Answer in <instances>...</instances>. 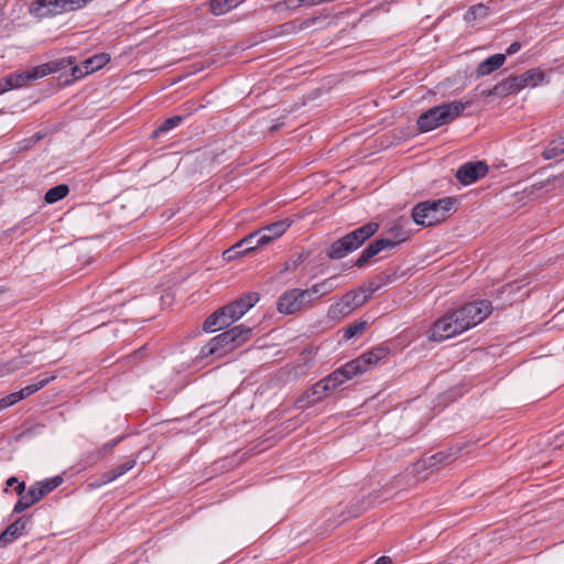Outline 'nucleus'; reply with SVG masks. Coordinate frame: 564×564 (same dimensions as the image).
Wrapping results in <instances>:
<instances>
[{
	"label": "nucleus",
	"instance_id": "nucleus-1",
	"mask_svg": "<svg viewBox=\"0 0 564 564\" xmlns=\"http://www.w3.org/2000/svg\"><path fill=\"white\" fill-rule=\"evenodd\" d=\"M252 329L242 324L236 325L213 337L204 345L197 356L200 360L212 362L218 360L251 338Z\"/></svg>",
	"mask_w": 564,
	"mask_h": 564
},
{
	"label": "nucleus",
	"instance_id": "nucleus-2",
	"mask_svg": "<svg viewBox=\"0 0 564 564\" xmlns=\"http://www.w3.org/2000/svg\"><path fill=\"white\" fill-rule=\"evenodd\" d=\"M473 101L454 100L432 107L419 116L416 120L417 129L421 132H429L442 126L448 124L457 119L464 110L471 106Z\"/></svg>",
	"mask_w": 564,
	"mask_h": 564
},
{
	"label": "nucleus",
	"instance_id": "nucleus-3",
	"mask_svg": "<svg viewBox=\"0 0 564 564\" xmlns=\"http://www.w3.org/2000/svg\"><path fill=\"white\" fill-rule=\"evenodd\" d=\"M457 204L455 197L425 200L412 208V219L421 226H433L444 221Z\"/></svg>",
	"mask_w": 564,
	"mask_h": 564
},
{
	"label": "nucleus",
	"instance_id": "nucleus-4",
	"mask_svg": "<svg viewBox=\"0 0 564 564\" xmlns=\"http://www.w3.org/2000/svg\"><path fill=\"white\" fill-rule=\"evenodd\" d=\"M380 288L381 284L371 282L368 286H360L357 290L345 293L328 307L327 317L332 321L343 319L365 304Z\"/></svg>",
	"mask_w": 564,
	"mask_h": 564
},
{
	"label": "nucleus",
	"instance_id": "nucleus-5",
	"mask_svg": "<svg viewBox=\"0 0 564 564\" xmlns=\"http://www.w3.org/2000/svg\"><path fill=\"white\" fill-rule=\"evenodd\" d=\"M379 229L377 223H368L362 225L344 237L334 241L327 249V257L329 259H341L348 253L360 248L366 240L372 237Z\"/></svg>",
	"mask_w": 564,
	"mask_h": 564
},
{
	"label": "nucleus",
	"instance_id": "nucleus-6",
	"mask_svg": "<svg viewBox=\"0 0 564 564\" xmlns=\"http://www.w3.org/2000/svg\"><path fill=\"white\" fill-rule=\"evenodd\" d=\"M347 380L344 379V375L340 369H336L324 379L314 383L308 390H306L296 401L295 406L297 409H307L316 403L321 402L326 395L335 390L338 386L343 384Z\"/></svg>",
	"mask_w": 564,
	"mask_h": 564
},
{
	"label": "nucleus",
	"instance_id": "nucleus-7",
	"mask_svg": "<svg viewBox=\"0 0 564 564\" xmlns=\"http://www.w3.org/2000/svg\"><path fill=\"white\" fill-rule=\"evenodd\" d=\"M389 351V348L378 346L367 352H364L359 357L348 361L347 364L339 368L344 375V379L348 381L357 376H360L373 369L382 360L387 359Z\"/></svg>",
	"mask_w": 564,
	"mask_h": 564
},
{
	"label": "nucleus",
	"instance_id": "nucleus-8",
	"mask_svg": "<svg viewBox=\"0 0 564 564\" xmlns=\"http://www.w3.org/2000/svg\"><path fill=\"white\" fill-rule=\"evenodd\" d=\"M491 312L492 305L486 300L474 301L453 311L463 333L480 324Z\"/></svg>",
	"mask_w": 564,
	"mask_h": 564
},
{
	"label": "nucleus",
	"instance_id": "nucleus-9",
	"mask_svg": "<svg viewBox=\"0 0 564 564\" xmlns=\"http://www.w3.org/2000/svg\"><path fill=\"white\" fill-rule=\"evenodd\" d=\"M63 479L59 476L46 478L43 481H37L30 486L25 496L19 498L13 507L14 513H21L43 497L52 492L55 488H57L62 484Z\"/></svg>",
	"mask_w": 564,
	"mask_h": 564
},
{
	"label": "nucleus",
	"instance_id": "nucleus-10",
	"mask_svg": "<svg viewBox=\"0 0 564 564\" xmlns=\"http://www.w3.org/2000/svg\"><path fill=\"white\" fill-rule=\"evenodd\" d=\"M463 333L454 313L449 312L436 319L427 333V338L433 341H443Z\"/></svg>",
	"mask_w": 564,
	"mask_h": 564
},
{
	"label": "nucleus",
	"instance_id": "nucleus-11",
	"mask_svg": "<svg viewBox=\"0 0 564 564\" xmlns=\"http://www.w3.org/2000/svg\"><path fill=\"white\" fill-rule=\"evenodd\" d=\"M458 451H441L431 456L424 457L415 462L410 469V474L420 476V474L426 469H438L444 467L457 458Z\"/></svg>",
	"mask_w": 564,
	"mask_h": 564
},
{
	"label": "nucleus",
	"instance_id": "nucleus-12",
	"mask_svg": "<svg viewBox=\"0 0 564 564\" xmlns=\"http://www.w3.org/2000/svg\"><path fill=\"white\" fill-rule=\"evenodd\" d=\"M308 303L307 292L301 289H292L284 292L278 300V311L290 315L300 311L304 304Z\"/></svg>",
	"mask_w": 564,
	"mask_h": 564
},
{
	"label": "nucleus",
	"instance_id": "nucleus-13",
	"mask_svg": "<svg viewBox=\"0 0 564 564\" xmlns=\"http://www.w3.org/2000/svg\"><path fill=\"white\" fill-rule=\"evenodd\" d=\"M405 239L406 238H402L399 241L389 238L376 239L361 251L359 258L355 262V265L358 268L365 267L379 252L387 249H393Z\"/></svg>",
	"mask_w": 564,
	"mask_h": 564
},
{
	"label": "nucleus",
	"instance_id": "nucleus-14",
	"mask_svg": "<svg viewBox=\"0 0 564 564\" xmlns=\"http://www.w3.org/2000/svg\"><path fill=\"white\" fill-rule=\"evenodd\" d=\"M110 62V55L107 53H99L91 57L86 58L82 65L72 67V76L74 79H80L84 76L99 70Z\"/></svg>",
	"mask_w": 564,
	"mask_h": 564
},
{
	"label": "nucleus",
	"instance_id": "nucleus-15",
	"mask_svg": "<svg viewBox=\"0 0 564 564\" xmlns=\"http://www.w3.org/2000/svg\"><path fill=\"white\" fill-rule=\"evenodd\" d=\"M488 172V166L481 162H467L459 166L456 172V178L464 185L475 183L478 178L485 176Z\"/></svg>",
	"mask_w": 564,
	"mask_h": 564
},
{
	"label": "nucleus",
	"instance_id": "nucleus-16",
	"mask_svg": "<svg viewBox=\"0 0 564 564\" xmlns=\"http://www.w3.org/2000/svg\"><path fill=\"white\" fill-rule=\"evenodd\" d=\"M292 223L290 218H284L258 229L260 238L256 241V245H268L280 238L290 228Z\"/></svg>",
	"mask_w": 564,
	"mask_h": 564
},
{
	"label": "nucleus",
	"instance_id": "nucleus-17",
	"mask_svg": "<svg viewBox=\"0 0 564 564\" xmlns=\"http://www.w3.org/2000/svg\"><path fill=\"white\" fill-rule=\"evenodd\" d=\"M259 238L260 236L257 230L247 235L245 238H242L240 241L224 252L225 259L232 260L239 256H243L257 249L258 247H261L262 245H256V241L259 240Z\"/></svg>",
	"mask_w": 564,
	"mask_h": 564
},
{
	"label": "nucleus",
	"instance_id": "nucleus-18",
	"mask_svg": "<svg viewBox=\"0 0 564 564\" xmlns=\"http://www.w3.org/2000/svg\"><path fill=\"white\" fill-rule=\"evenodd\" d=\"M135 464H137V460L134 458L128 459L123 464L101 474L98 480L89 484V487L96 489L101 486H105V485L118 479L119 477H121L122 475L128 473L129 470H131L135 466Z\"/></svg>",
	"mask_w": 564,
	"mask_h": 564
},
{
	"label": "nucleus",
	"instance_id": "nucleus-19",
	"mask_svg": "<svg viewBox=\"0 0 564 564\" xmlns=\"http://www.w3.org/2000/svg\"><path fill=\"white\" fill-rule=\"evenodd\" d=\"M28 523L26 517H21L12 522L1 534H0V547H4L12 543L15 539L23 534Z\"/></svg>",
	"mask_w": 564,
	"mask_h": 564
},
{
	"label": "nucleus",
	"instance_id": "nucleus-20",
	"mask_svg": "<svg viewBox=\"0 0 564 564\" xmlns=\"http://www.w3.org/2000/svg\"><path fill=\"white\" fill-rule=\"evenodd\" d=\"M72 65L74 63L73 57L62 58L59 63H46L42 65H37L32 69H29V76L31 80H35L39 78H43L52 73H55L59 69V66Z\"/></svg>",
	"mask_w": 564,
	"mask_h": 564
},
{
	"label": "nucleus",
	"instance_id": "nucleus-21",
	"mask_svg": "<svg viewBox=\"0 0 564 564\" xmlns=\"http://www.w3.org/2000/svg\"><path fill=\"white\" fill-rule=\"evenodd\" d=\"M336 280L337 276H330L306 289L308 302L332 293L337 288Z\"/></svg>",
	"mask_w": 564,
	"mask_h": 564
},
{
	"label": "nucleus",
	"instance_id": "nucleus-22",
	"mask_svg": "<svg viewBox=\"0 0 564 564\" xmlns=\"http://www.w3.org/2000/svg\"><path fill=\"white\" fill-rule=\"evenodd\" d=\"M506 62L505 54H494L482 61L476 69V74L478 77L487 76L499 69Z\"/></svg>",
	"mask_w": 564,
	"mask_h": 564
},
{
	"label": "nucleus",
	"instance_id": "nucleus-23",
	"mask_svg": "<svg viewBox=\"0 0 564 564\" xmlns=\"http://www.w3.org/2000/svg\"><path fill=\"white\" fill-rule=\"evenodd\" d=\"M226 318H224L220 308L210 314L203 324V329L207 333H214L221 328L228 327Z\"/></svg>",
	"mask_w": 564,
	"mask_h": 564
},
{
	"label": "nucleus",
	"instance_id": "nucleus-24",
	"mask_svg": "<svg viewBox=\"0 0 564 564\" xmlns=\"http://www.w3.org/2000/svg\"><path fill=\"white\" fill-rule=\"evenodd\" d=\"M55 378V376L37 377L34 383L28 384L21 390L17 391L20 401L41 390L43 387L52 382Z\"/></svg>",
	"mask_w": 564,
	"mask_h": 564
},
{
	"label": "nucleus",
	"instance_id": "nucleus-25",
	"mask_svg": "<svg viewBox=\"0 0 564 564\" xmlns=\"http://www.w3.org/2000/svg\"><path fill=\"white\" fill-rule=\"evenodd\" d=\"M120 441L121 437H118L109 443L104 444L98 451L86 454V463L89 465L96 464L97 462L102 459L108 453H110Z\"/></svg>",
	"mask_w": 564,
	"mask_h": 564
},
{
	"label": "nucleus",
	"instance_id": "nucleus-26",
	"mask_svg": "<svg viewBox=\"0 0 564 564\" xmlns=\"http://www.w3.org/2000/svg\"><path fill=\"white\" fill-rule=\"evenodd\" d=\"M523 77H524L527 87H530V88H535V87L547 82L545 73L538 67L530 68L527 72H524Z\"/></svg>",
	"mask_w": 564,
	"mask_h": 564
},
{
	"label": "nucleus",
	"instance_id": "nucleus-27",
	"mask_svg": "<svg viewBox=\"0 0 564 564\" xmlns=\"http://www.w3.org/2000/svg\"><path fill=\"white\" fill-rule=\"evenodd\" d=\"M241 3L240 0H210V12L214 15H223Z\"/></svg>",
	"mask_w": 564,
	"mask_h": 564
},
{
	"label": "nucleus",
	"instance_id": "nucleus-28",
	"mask_svg": "<svg viewBox=\"0 0 564 564\" xmlns=\"http://www.w3.org/2000/svg\"><path fill=\"white\" fill-rule=\"evenodd\" d=\"M259 294L256 292L246 293L236 301H234L235 305L241 314L245 315L251 307H253L259 302Z\"/></svg>",
	"mask_w": 564,
	"mask_h": 564
},
{
	"label": "nucleus",
	"instance_id": "nucleus-29",
	"mask_svg": "<svg viewBox=\"0 0 564 564\" xmlns=\"http://www.w3.org/2000/svg\"><path fill=\"white\" fill-rule=\"evenodd\" d=\"M69 193V187L66 184H59L50 188L44 196L47 204H54L66 197Z\"/></svg>",
	"mask_w": 564,
	"mask_h": 564
},
{
	"label": "nucleus",
	"instance_id": "nucleus-30",
	"mask_svg": "<svg viewBox=\"0 0 564 564\" xmlns=\"http://www.w3.org/2000/svg\"><path fill=\"white\" fill-rule=\"evenodd\" d=\"M489 15V8L482 3L471 6L465 13L466 22H474L478 19H485Z\"/></svg>",
	"mask_w": 564,
	"mask_h": 564
},
{
	"label": "nucleus",
	"instance_id": "nucleus-31",
	"mask_svg": "<svg viewBox=\"0 0 564 564\" xmlns=\"http://www.w3.org/2000/svg\"><path fill=\"white\" fill-rule=\"evenodd\" d=\"M564 153V138L551 141L543 151V158L551 160Z\"/></svg>",
	"mask_w": 564,
	"mask_h": 564
},
{
	"label": "nucleus",
	"instance_id": "nucleus-32",
	"mask_svg": "<svg viewBox=\"0 0 564 564\" xmlns=\"http://www.w3.org/2000/svg\"><path fill=\"white\" fill-rule=\"evenodd\" d=\"M184 120L182 116H173L165 119L152 133L153 138H156L159 134L165 133L177 126Z\"/></svg>",
	"mask_w": 564,
	"mask_h": 564
},
{
	"label": "nucleus",
	"instance_id": "nucleus-33",
	"mask_svg": "<svg viewBox=\"0 0 564 564\" xmlns=\"http://www.w3.org/2000/svg\"><path fill=\"white\" fill-rule=\"evenodd\" d=\"M367 327V323L364 322V321H356L354 323H351L350 325H348L345 329H344V335H343V338L345 340H349L354 337H357L359 335H361L365 329Z\"/></svg>",
	"mask_w": 564,
	"mask_h": 564
},
{
	"label": "nucleus",
	"instance_id": "nucleus-34",
	"mask_svg": "<svg viewBox=\"0 0 564 564\" xmlns=\"http://www.w3.org/2000/svg\"><path fill=\"white\" fill-rule=\"evenodd\" d=\"M220 311L228 325H231L234 322L243 316L241 311L237 308L234 302L220 307Z\"/></svg>",
	"mask_w": 564,
	"mask_h": 564
},
{
	"label": "nucleus",
	"instance_id": "nucleus-35",
	"mask_svg": "<svg viewBox=\"0 0 564 564\" xmlns=\"http://www.w3.org/2000/svg\"><path fill=\"white\" fill-rule=\"evenodd\" d=\"M8 78L12 89L22 88L31 82L28 70L10 74Z\"/></svg>",
	"mask_w": 564,
	"mask_h": 564
},
{
	"label": "nucleus",
	"instance_id": "nucleus-36",
	"mask_svg": "<svg viewBox=\"0 0 564 564\" xmlns=\"http://www.w3.org/2000/svg\"><path fill=\"white\" fill-rule=\"evenodd\" d=\"M496 90H498V97L499 98H505L509 95H513L516 94V91L513 90V86H512V82L510 79V76L500 80L499 83L496 84Z\"/></svg>",
	"mask_w": 564,
	"mask_h": 564
},
{
	"label": "nucleus",
	"instance_id": "nucleus-37",
	"mask_svg": "<svg viewBox=\"0 0 564 564\" xmlns=\"http://www.w3.org/2000/svg\"><path fill=\"white\" fill-rule=\"evenodd\" d=\"M18 402H20V398H19L17 391L12 392V393L0 399V411L8 409Z\"/></svg>",
	"mask_w": 564,
	"mask_h": 564
},
{
	"label": "nucleus",
	"instance_id": "nucleus-38",
	"mask_svg": "<svg viewBox=\"0 0 564 564\" xmlns=\"http://www.w3.org/2000/svg\"><path fill=\"white\" fill-rule=\"evenodd\" d=\"M510 79L512 82L513 90L516 91V94H518L519 91H521L522 89H524L527 87L523 74L517 75V76H510Z\"/></svg>",
	"mask_w": 564,
	"mask_h": 564
},
{
	"label": "nucleus",
	"instance_id": "nucleus-39",
	"mask_svg": "<svg viewBox=\"0 0 564 564\" xmlns=\"http://www.w3.org/2000/svg\"><path fill=\"white\" fill-rule=\"evenodd\" d=\"M11 83L9 82L8 76L0 79V95L11 90Z\"/></svg>",
	"mask_w": 564,
	"mask_h": 564
},
{
	"label": "nucleus",
	"instance_id": "nucleus-40",
	"mask_svg": "<svg viewBox=\"0 0 564 564\" xmlns=\"http://www.w3.org/2000/svg\"><path fill=\"white\" fill-rule=\"evenodd\" d=\"M520 48H521V43H520V42H517V41H516V42H512V43L508 46V48H507V51H506V54H505V55H506V56H507V55H513V54H516L518 51H520Z\"/></svg>",
	"mask_w": 564,
	"mask_h": 564
},
{
	"label": "nucleus",
	"instance_id": "nucleus-41",
	"mask_svg": "<svg viewBox=\"0 0 564 564\" xmlns=\"http://www.w3.org/2000/svg\"><path fill=\"white\" fill-rule=\"evenodd\" d=\"M26 491L28 490L25 489V482L19 481L15 487V492L19 495V498H22L23 496H25Z\"/></svg>",
	"mask_w": 564,
	"mask_h": 564
},
{
	"label": "nucleus",
	"instance_id": "nucleus-42",
	"mask_svg": "<svg viewBox=\"0 0 564 564\" xmlns=\"http://www.w3.org/2000/svg\"><path fill=\"white\" fill-rule=\"evenodd\" d=\"M481 96L482 97H490V96L498 97V90H496V85L490 89L482 90Z\"/></svg>",
	"mask_w": 564,
	"mask_h": 564
},
{
	"label": "nucleus",
	"instance_id": "nucleus-43",
	"mask_svg": "<svg viewBox=\"0 0 564 564\" xmlns=\"http://www.w3.org/2000/svg\"><path fill=\"white\" fill-rule=\"evenodd\" d=\"M375 564H393V563H392L391 557L383 555V556H380V557L375 562Z\"/></svg>",
	"mask_w": 564,
	"mask_h": 564
},
{
	"label": "nucleus",
	"instance_id": "nucleus-44",
	"mask_svg": "<svg viewBox=\"0 0 564 564\" xmlns=\"http://www.w3.org/2000/svg\"><path fill=\"white\" fill-rule=\"evenodd\" d=\"M314 21H315L314 19H312V20H311V19H307V20L303 21V22L301 23V25H300V29H301V30H304V29H306V28L311 26V25L314 23Z\"/></svg>",
	"mask_w": 564,
	"mask_h": 564
},
{
	"label": "nucleus",
	"instance_id": "nucleus-45",
	"mask_svg": "<svg viewBox=\"0 0 564 564\" xmlns=\"http://www.w3.org/2000/svg\"><path fill=\"white\" fill-rule=\"evenodd\" d=\"M19 482V479L17 477H10L7 479L6 485L8 487H12L13 485H17Z\"/></svg>",
	"mask_w": 564,
	"mask_h": 564
},
{
	"label": "nucleus",
	"instance_id": "nucleus-46",
	"mask_svg": "<svg viewBox=\"0 0 564 564\" xmlns=\"http://www.w3.org/2000/svg\"><path fill=\"white\" fill-rule=\"evenodd\" d=\"M514 289H519V288L516 286L513 283L512 284H507V285L503 286V291L502 292L511 293Z\"/></svg>",
	"mask_w": 564,
	"mask_h": 564
},
{
	"label": "nucleus",
	"instance_id": "nucleus-47",
	"mask_svg": "<svg viewBox=\"0 0 564 564\" xmlns=\"http://www.w3.org/2000/svg\"><path fill=\"white\" fill-rule=\"evenodd\" d=\"M6 292V289L0 286V295L3 294Z\"/></svg>",
	"mask_w": 564,
	"mask_h": 564
},
{
	"label": "nucleus",
	"instance_id": "nucleus-48",
	"mask_svg": "<svg viewBox=\"0 0 564 564\" xmlns=\"http://www.w3.org/2000/svg\"><path fill=\"white\" fill-rule=\"evenodd\" d=\"M437 564H452V563L446 562V561H443V562H440V563H437Z\"/></svg>",
	"mask_w": 564,
	"mask_h": 564
}]
</instances>
